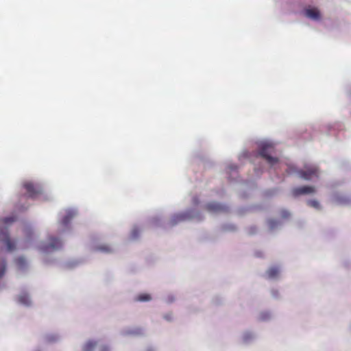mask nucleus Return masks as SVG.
Masks as SVG:
<instances>
[{
	"label": "nucleus",
	"mask_w": 351,
	"mask_h": 351,
	"mask_svg": "<svg viewBox=\"0 0 351 351\" xmlns=\"http://www.w3.org/2000/svg\"><path fill=\"white\" fill-rule=\"evenodd\" d=\"M16 220V216L6 217L0 220V243L5 246L9 252L16 249V242L11 239L9 232V228Z\"/></svg>",
	"instance_id": "nucleus-1"
},
{
	"label": "nucleus",
	"mask_w": 351,
	"mask_h": 351,
	"mask_svg": "<svg viewBox=\"0 0 351 351\" xmlns=\"http://www.w3.org/2000/svg\"><path fill=\"white\" fill-rule=\"evenodd\" d=\"M78 215V211L75 208H69L62 210L58 214L59 226L58 233L59 235H64L71 232V220Z\"/></svg>",
	"instance_id": "nucleus-2"
},
{
	"label": "nucleus",
	"mask_w": 351,
	"mask_h": 351,
	"mask_svg": "<svg viewBox=\"0 0 351 351\" xmlns=\"http://www.w3.org/2000/svg\"><path fill=\"white\" fill-rule=\"evenodd\" d=\"M63 247V241L56 236H49L47 243H42L38 246L39 250L44 254H49L61 250Z\"/></svg>",
	"instance_id": "nucleus-3"
},
{
	"label": "nucleus",
	"mask_w": 351,
	"mask_h": 351,
	"mask_svg": "<svg viewBox=\"0 0 351 351\" xmlns=\"http://www.w3.org/2000/svg\"><path fill=\"white\" fill-rule=\"evenodd\" d=\"M274 154L275 149L272 145L263 144L260 147L258 155L264 158L271 167L274 166L279 161L277 157L274 156Z\"/></svg>",
	"instance_id": "nucleus-4"
},
{
	"label": "nucleus",
	"mask_w": 351,
	"mask_h": 351,
	"mask_svg": "<svg viewBox=\"0 0 351 351\" xmlns=\"http://www.w3.org/2000/svg\"><path fill=\"white\" fill-rule=\"evenodd\" d=\"M296 173L300 178L306 180H311L314 178H318L319 175V169L314 165H306L304 169L298 170Z\"/></svg>",
	"instance_id": "nucleus-5"
},
{
	"label": "nucleus",
	"mask_w": 351,
	"mask_h": 351,
	"mask_svg": "<svg viewBox=\"0 0 351 351\" xmlns=\"http://www.w3.org/2000/svg\"><path fill=\"white\" fill-rule=\"evenodd\" d=\"M26 189L27 195L32 199L36 198L38 195L43 193V186L38 183H33L32 182H26L23 184Z\"/></svg>",
	"instance_id": "nucleus-6"
},
{
	"label": "nucleus",
	"mask_w": 351,
	"mask_h": 351,
	"mask_svg": "<svg viewBox=\"0 0 351 351\" xmlns=\"http://www.w3.org/2000/svg\"><path fill=\"white\" fill-rule=\"evenodd\" d=\"M62 340V336L57 332H47L42 335L40 343L43 344H54Z\"/></svg>",
	"instance_id": "nucleus-7"
},
{
	"label": "nucleus",
	"mask_w": 351,
	"mask_h": 351,
	"mask_svg": "<svg viewBox=\"0 0 351 351\" xmlns=\"http://www.w3.org/2000/svg\"><path fill=\"white\" fill-rule=\"evenodd\" d=\"M146 334V330L143 327H132L124 328L121 331L123 336H143Z\"/></svg>",
	"instance_id": "nucleus-8"
},
{
	"label": "nucleus",
	"mask_w": 351,
	"mask_h": 351,
	"mask_svg": "<svg viewBox=\"0 0 351 351\" xmlns=\"http://www.w3.org/2000/svg\"><path fill=\"white\" fill-rule=\"evenodd\" d=\"M316 191L315 188L312 186H302L293 188L291 191L293 197H298L302 195L315 193Z\"/></svg>",
	"instance_id": "nucleus-9"
},
{
	"label": "nucleus",
	"mask_w": 351,
	"mask_h": 351,
	"mask_svg": "<svg viewBox=\"0 0 351 351\" xmlns=\"http://www.w3.org/2000/svg\"><path fill=\"white\" fill-rule=\"evenodd\" d=\"M206 209L208 212L213 213H225L228 210V208L226 206L220 204L217 202L208 203L206 206Z\"/></svg>",
	"instance_id": "nucleus-10"
},
{
	"label": "nucleus",
	"mask_w": 351,
	"mask_h": 351,
	"mask_svg": "<svg viewBox=\"0 0 351 351\" xmlns=\"http://www.w3.org/2000/svg\"><path fill=\"white\" fill-rule=\"evenodd\" d=\"M305 15L308 18L314 21H319L321 14L319 10L316 8H308L305 10Z\"/></svg>",
	"instance_id": "nucleus-11"
},
{
	"label": "nucleus",
	"mask_w": 351,
	"mask_h": 351,
	"mask_svg": "<svg viewBox=\"0 0 351 351\" xmlns=\"http://www.w3.org/2000/svg\"><path fill=\"white\" fill-rule=\"evenodd\" d=\"M143 227H141L136 224L134 225L129 235V240L131 241H136L138 240L141 232L143 231Z\"/></svg>",
	"instance_id": "nucleus-12"
},
{
	"label": "nucleus",
	"mask_w": 351,
	"mask_h": 351,
	"mask_svg": "<svg viewBox=\"0 0 351 351\" xmlns=\"http://www.w3.org/2000/svg\"><path fill=\"white\" fill-rule=\"evenodd\" d=\"M98 346V341L88 339L82 346V351H95Z\"/></svg>",
	"instance_id": "nucleus-13"
},
{
	"label": "nucleus",
	"mask_w": 351,
	"mask_h": 351,
	"mask_svg": "<svg viewBox=\"0 0 351 351\" xmlns=\"http://www.w3.org/2000/svg\"><path fill=\"white\" fill-rule=\"evenodd\" d=\"M18 302L26 307L32 306V300L28 293L25 292L21 293L18 297Z\"/></svg>",
	"instance_id": "nucleus-14"
},
{
	"label": "nucleus",
	"mask_w": 351,
	"mask_h": 351,
	"mask_svg": "<svg viewBox=\"0 0 351 351\" xmlns=\"http://www.w3.org/2000/svg\"><path fill=\"white\" fill-rule=\"evenodd\" d=\"M16 264L18 268L21 271H25L28 267L27 261L23 256H19L16 259Z\"/></svg>",
	"instance_id": "nucleus-15"
},
{
	"label": "nucleus",
	"mask_w": 351,
	"mask_h": 351,
	"mask_svg": "<svg viewBox=\"0 0 351 351\" xmlns=\"http://www.w3.org/2000/svg\"><path fill=\"white\" fill-rule=\"evenodd\" d=\"M152 299V297L150 294L143 293L137 295L134 298V300L135 302H146L151 301Z\"/></svg>",
	"instance_id": "nucleus-16"
},
{
	"label": "nucleus",
	"mask_w": 351,
	"mask_h": 351,
	"mask_svg": "<svg viewBox=\"0 0 351 351\" xmlns=\"http://www.w3.org/2000/svg\"><path fill=\"white\" fill-rule=\"evenodd\" d=\"M94 250L97 251V252L105 253V254L112 253L114 251L113 249L110 246L106 245V244L95 246Z\"/></svg>",
	"instance_id": "nucleus-17"
},
{
	"label": "nucleus",
	"mask_w": 351,
	"mask_h": 351,
	"mask_svg": "<svg viewBox=\"0 0 351 351\" xmlns=\"http://www.w3.org/2000/svg\"><path fill=\"white\" fill-rule=\"evenodd\" d=\"M7 270V261L4 258H0V280L4 276Z\"/></svg>",
	"instance_id": "nucleus-18"
},
{
	"label": "nucleus",
	"mask_w": 351,
	"mask_h": 351,
	"mask_svg": "<svg viewBox=\"0 0 351 351\" xmlns=\"http://www.w3.org/2000/svg\"><path fill=\"white\" fill-rule=\"evenodd\" d=\"M267 274L269 278H275L279 274V269L276 267H272L267 270Z\"/></svg>",
	"instance_id": "nucleus-19"
},
{
	"label": "nucleus",
	"mask_w": 351,
	"mask_h": 351,
	"mask_svg": "<svg viewBox=\"0 0 351 351\" xmlns=\"http://www.w3.org/2000/svg\"><path fill=\"white\" fill-rule=\"evenodd\" d=\"M188 218H189V216L187 213L180 214L174 216L173 221H175V223H177L181 221H184Z\"/></svg>",
	"instance_id": "nucleus-20"
},
{
	"label": "nucleus",
	"mask_w": 351,
	"mask_h": 351,
	"mask_svg": "<svg viewBox=\"0 0 351 351\" xmlns=\"http://www.w3.org/2000/svg\"><path fill=\"white\" fill-rule=\"evenodd\" d=\"M307 204L315 209L319 210L321 208L319 202L316 199H310L307 202Z\"/></svg>",
	"instance_id": "nucleus-21"
},
{
	"label": "nucleus",
	"mask_w": 351,
	"mask_h": 351,
	"mask_svg": "<svg viewBox=\"0 0 351 351\" xmlns=\"http://www.w3.org/2000/svg\"><path fill=\"white\" fill-rule=\"evenodd\" d=\"M25 232L27 236L28 240L32 239V230L29 227H26L25 229Z\"/></svg>",
	"instance_id": "nucleus-22"
},
{
	"label": "nucleus",
	"mask_w": 351,
	"mask_h": 351,
	"mask_svg": "<svg viewBox=\"0 0 351 351\" xmlns=\"http://www.w3.org/2000/svg\"><path fill=\"white\" fill-rule=\"evenodd\" d=\"M100 351H110V347L107 344L101 345L99 347Z\"/></svg>",
	"instance_id": "nucleus-23"
},
{
	"label": "nucleus",
	"mask_w": 351,
	"mask_h": 351,
	"mask_svg": "<svg viewBox=\"0 0 351 351\" xmlns=\"http://www.w3.org/2000/svg\"><path fill=\"white\" fill-rule=\"evenodd\" d=\"M68 264H69V265L71 267H75L76 265H77V262H76V261H71V262H69Z\"/></svg>",
	"instance_id": "nucleus-24"
},
{
	"label": "nucleus",
	"mask_w": 351,
	"mask_h": 351,
	"mask_svg": "<svg viewBox=\"0 0 351 351\" xmlns=\"http://www.w3.org/2000/svg\"><path fill=\"white\" fill-rule=\"evenodd\" d=\"M228 169H229V171H236L237 169V167L236 165H230L228 167Z\"/></svg>",
	"instance_id": "nucleus-25"
},
{
	"label": "nucleus",
	"mask_w": 351,
	"mask_h": 351,
	"mask_svg": "<svg viewBox=\"0 0 351 351\" xmlns=\"http://www.w3.org/2000/svg\"><path fill=\"white\" fill-rule=\"evenodd\" d=\"M5 287V284L0 281V291L3 290Z\"/></svg>",
	"instance_id": "nucleus-26"
},
{
	"label": "nucleus",
	"mask_w": 351,
	"mask_h": 351,
	"mask_svg": "<svg viewBox=\"0 0 351 351\" xmlns=\"http://www.w3.org/2000/svg\"><path fill=\"white\" fill-rule=\"evenodd\" d=\"M284 217H287L289 215V214L287 212H283L282 213Z\"/></svg>",
	"instance_id": "nucleus-27"
},
{
	"label": "nucleus",
	"mask_w": 351,
	"mask_h": 351,
	"mask_svg": "<svg viewBox=\"0 0 351 351\" xmlns=\"http://www.w3.org/2000/svg\"><path fill=\"white\" fill-rule=\"evenodd\" d=\"M146 351H154V349L152 346H149L146 349Z\"/></svg>",
	"instance_id": "nucleus-28"
},
{
	"label": "nucleus",
	"mask_w": 351,
	"mask_h": 351,
	"mask_svg": "<svg viewBox=\"0 0 351 351\" xmlns=\"http://www.w3.org/2000/svg\"><path fill=\"white\" fill-rule=\"evenodd\" d=\"M34 351H43L40 348H36Z\"/></svg>",
	"instance_id": "nucleus-29"
},
{
	"label": "nucleus",
	"mask_w": 351,
	"mask_h": 351,
	"mask_svg": "<svg viewBox=\"0 0 351 351\" xmlns=\"http://www.w3.org/2000/svg\"><path fill=\"white\" fill-rule=\"evenodd\" d=\"M272 223H273V221H270V223H271V227L273 226H272Z\"/></svg>",
	"instance_id": "nucleus-30"
},
{
	"label": "nucleus",
	"mask_w": 351,
	"mask_h": 351,
	"mask_svg": "<svg viewBox=\"0 0 351 351\" xmlns=\"http://www.w3.org/2000/svg\"><path fill=\"white\" fill-rule=\"evenodd\" d=\"M1 250H2V248H1V247H0V252H1Z\"/></svg>",
	"instance_id": "nucleus-31"
}]
</instances>
